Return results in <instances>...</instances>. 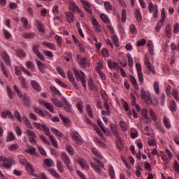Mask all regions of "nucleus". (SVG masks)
<instances>
[{
	"instance_id": "10",
	"label": "nucleus",
	"mask_w": 179,
	"mask_h": 179,
	"mask_svg": "<svg viewBox=\"0 0 179 179\" xmlns=\"http://www.w3.org/2000/svg\"><path fill=\"white\" fill-rule=\"evenodd\" d=\"M67 76L69 78V82L72 83L73 86H74V87H76L77 90H79V85H78V83L75 80V76H73V73H72L71 71H68Z\"/></svg>"
},
{
	"instance_id": "7",
	"label": "nucleus",
	"mask_w": 179,
	"mask_h": 179,
	"mask_svg": "<svg viewBox=\"0 0 179 179\" xmlns=\"http://www.w3.org/2000/svg\"><path fill=\"white\" fill-rule=\"evenodd\" d=\"M78 64L80 66V68H83V69H86V68H90V63L87 62V58L86 57H78Z\"/></svg>"
},
{
	"instance_id": "35",
	"label": "nucleus",
	"mask_w": 179,
	"mask_h": 179,
	"mask_svg": "<svg viewBox=\"0 0 179 179\" xmlns=\"http://www.w3.org/2000/svg\"><path fill=\"white\" fill-rule=\"evenodd\" d=\"M51 101L52 103H53V104L56 106V107H59V108H61L64 106L62 103L59 101L58 98H52Z\"/></svg>"
},
{
	"instance_id": "63",
	"label": "nucleus",
	"mask_w": 179,
	"mask_h": 179,
	"mask_svg": "<svg viewBox=\"0 0 179 179\" xmlns=\"http://www.w3.org/2000/svg\"><path fill=\"white\" fill-rule=\"evenodd\" d=\"M26 66L27 69H31V71H33L34 69V64L31 61L27 62Z\"/></svg>"
},
{
	"instance_id": "2",
	"label": "nucleus",
	"mask_w": 179,
	"mask_h": 179,
	"mask_svg": "<svg viewBox=\"0 0 179 179\" xmlns=\"http://www.w3.org/2000/svg\"><path fill=\"white\" fill-rule=\"evenodd\" d=\"M13 87L15 93H17V96L20 99H22L24 106H29V103H30V96H28L27 94H22V92H20V89H19V87H17V85H14Z\"/></svg>"
},
{
	"instance_id": "48",
	"label": "nucleus",
	"mask_w": 179,
	"mask_h": 179,
	"mask_svg": "<svg viewBox=\"0 0 179 179\" xmlns=\"http://www.w3.org/2000/svg\"><path fill=\"white\" fill-rule=\"evenodd\" d=\"M170 107V110L172 113H174L176 111H177V103H176L175 101H172L169 105Z\"/></svg>"
},
{
	"instance_id": "27",
	"label": "nucleus",
	"mask_w": 179,
	"mask_h": 179,
	"mask_svg": "<svg viewBox=\"0 0 179 179\" xmlns=\"http://www.w3.org/2000/svg\"><path fill=\"white\" fill-rule=\"evenodd\" d=\"M91 152L94 155V156H96V157H98V159H103V155H101V153L99 152V150H97V148L94 147L91 148Z\"/></svg>"
},
{
	"instance_id": "46",
	"label": "nucleus",
	"mask_w": 179,
	"mask_h": 179,
	"mask_svg": "<svg viewBox=\"0 0 179 179\" xmlns=\"http://www.w3.org/2000/svg\"><path fill=\"white\" fill-rule=\"evenodd\" d=\"M104 8L107 12H111V10H113V5H111L110 1L104 2Z\"/></svg>"
},
{
	"instance_id": "34",
	"label": "nucleus",
	"mask_w": 179,
	"mask_h": 179,
	"mask_svg": "<svg viewBox=\"0 0 179 179\" xmlns=\"http://www.w3.org/2000/svg\"><path fill=\"white\" fill-rule=\"evenodd\" d=\"M22 121L24 125L27 127V128H29V129H33V126L31 125V123L30 122V120H29V118H27V117H23Z\"/></svg>"
},
{
	"instance_id": "57",
	"label": "nucleus",
	"mask_w": 179,
	"mask_h": 179,
	"mask_svg": "<svg viewBox=\"0 0 179 179\" xmlns=\"http://www.w3.org/2000/svg\"><path fill=\"white\" fill-rule=\"evenodd\" d=\"M100 94L103 99L104 100V101H108V96H107V93L106 92V91H104V90H101Z\"/></svg>"
},
{
	"instance_id": "12",
	"label": "nucleus",
	"mask_w": 179,
	"mask_h": 179,
	"mask_svg": "<svg viewBox=\"0 0 179 179\" xmlns=\"http://www.w3.org/2000/svg\"><path fill=\"white\" fill-rule=\"evenodd\" d=\"M38 48H40V45H37L36 46H33L32 50L34 54L36 55L37 58H38V59H40L41 61H44L45 59V57H44V55L41 54Z\"/></svg>"
},
{
	"instance_id": "53",
	"label": "nucleus",
	"mask_w": 179,
	"mask_h": 179,
	"mask_svg": "<svg viewBox=\"0 0 179 179\" xmlns=\"http://www.w3.org/2000/svg\"><path fill=\"white\" fill-rule=\"evenodd\" d=\"M147 47L149 48V52L150 55H155V50L153 49V43L152 42H148Z\"/></svg>"
},
{
	"instance_id": "20",
	"label": "nucleus",
	"mask_w": 179,
	"mask_h": 179,
	"mask_svg": "<svg viewBox=\"0 0 179 179\" xmlns=\"http://www.w3.org/2000/svg\"><path fill=\"white\" fill-rule=\"evenodd\" d=\"M66 19L68 23H73L75 22V16L73 15V13L72 12H66Z\"/></svg>"
},
{
	"instance_id": "38",
	"label": "nucleus",
	"mask_w": 179,
	"mask_h": 179,
	"mask_svg": "<svg viewBox=\"0 0 179 179\" xmlns=\"http://www.w3.org/2000/svg\"><path fill=\"white\" fill-rule=\"evenodd\" d=\"M48 171H49V173L51 174V176H52V177H55V178H57V179L61 178L59 173H57V171L55 170H54L53 169H48Z\"/></svg>"
},
{
	"instance_id": "61",
	"label": "nucleus",
	"mask_w": 179,
	"mask_h": 179,
	"mask_svg": "<svg viewBox=\"0 0 179 179\" xmlns=\"http://www.w3.org/2000/svg\"><path fill=\"white\" fill-rule=\"evenodd\" d=\"M55 38L56 40L57 45H59V47H62V38H61V36L58 35H56Z\"/></svg>"
},
{
	"instance_id": "60",
	"label": "nucleus",
	"mask_w": 179,
	"mask_h": 179,
	"mask_svg": "<svg viewBox=\"0 0 179 179\" xmlns=\"http://www.w3.org/2000/svg\"><path fill=\"white\" fill-rule=\"evenodd\" d=\"M57 71L59 75H61L64 79H66V76L65 75V71L61 67H57Z\"/></svg>"
},
{
	"instance_id": "62",
	"label": "nucleus",
	"mask_w": 179,
	"mask_h": 179,
	"mask_svg": "<svg viewBox=\"0 0 179 179\" xmlns=\"http://www.w3.org/2000/svg\"><path fill=\"white\" fill-rule=\"evenodd\" d=\"M112 40H113V41L114 43V45L116 47H120V41H118V37H117V36L113 35L112 36Z\"/></svg>"
},
{
	"instance_id": "55",
	"label": "nucleus",
	"mask_w": 179,
	"mask_h": 179,
	"mask_svg": "<svg viewBox=\"0 0 179 179\" xmlns=\"http://www.w3.org/2000/svg\"><path fill=\"white\" fill-rule=\"evenodd\" d=\"M129 32L131 34H134L136 35V34L138 33V31L136 30V26H135V24H131L129 27Z\"/></svg>"
},
{
	"instance_id": "47",
	"label": "nucleus",
	"mask_w": 179,
	"mask_h": 179,
	"mask_svg": "<svg viewBox=\"0 0 179 179\" xmlns=\"http://www.w3.org/2000/svg\"><path fill=\"white\" fill-rule=\"evenodd\" d=\"M7 96L8 98L12 100L13 99V92L12 91V88L9 85L6 87Z\"/></svg>"
},
{
	"instance_id": "43",
	"label": "nucleus",
	"mask_w": 179,
	"mask_h": 179,
	"mask_svg": "<svg viewBox=\"0 0 179 179\" xmlns=\"http://www.w3.org/2000/svg\"><path fill=\"white\" fill-rule=\"evenodd\" d=\"M88 86L90 90H97V87L96 85H94V81H93V79H90Z\"/></svg>"
},
{
	"instance_id": "50",
	"label": "nucleus",
	"mask_w": 179,
	"mask_h": 179,
	"mask_svg": "<svg viewBox=\"0 0 179 179\" xmlns=\"http://www.w3.org/2000/svg\"><path fill=\"white\" fill-rule=\"evenodd\" d=\"M150 117L152 118V121H157V116L156 115V113H155V110L150 109L149 110Z\"/></svg>"
},
{
	"instance_id": "37",
	"label": "nucleus",
	"mask_w": 179,
	"mask_h": 179,
	"mask_svg": "<svg viewBox=\"0 0 179 179\" xmlns=\"http://www.w3.org/2000/svg\"><path fill=\"white\" fill-rule=\"evenodd\" d=\"M50 92H52V96H55L57 94L58 96H61V92L55 86H50Z\"/></svg>"
},
{
	"instance_id": "58",
	"label": "nucleus",
	"mask_w": 179,
	"mask_h": 179,
	"mask_svg": "<svg viewBox=\"0 0 179 179\" xmlns=\"http://www.w3.org/2000/svg\"><path fill=\"white\" fill-rule=\"evenodd\" d=\"M173 168L174 171L176 173H177L178 174H179V164L177 160H176L174 162V163L173 164Z\"/></svg>"
},
{
	"instance_id": "31",
	"label": "nucleus",
	"mask_w": 179,
	"mask_h": 179,
	"mask_svg": "<svg viewBox=\"0 0 179 179\" xmlns=\"http://www.w3.org/2000/svg\"><path fill=\"white\" fill-rule=\"evenodd\" d=\"M163 123L167 129H170V128H171V124L170 123V119H169V117L164 116Z\"/></svg>"
},
{
	"instance_id": "32",
	"label": "nucleus",
	"mask_w": 179,
	"mask_h": 179,
	"mask_svg": "<svg viewBox=\"0 0 179 179\" xmlns=\"http://www.w3.org/2000/svg\"><path fill=\"white\" fill-rule=\"evenodd\" d=\"M47 136H49L50 141L52 143V145L53 148H56V149H58V142L57 140H55V138L54 136H50V134L48 135Z\"/></svg>"
},
{
	"instance_id": "54",
	"label": "nucleus",
	"mask_w": 179,
	"mask_h": 179,
	"mask_svg": "<svg viewBox=\"0 0 179 179\" xmlns=\"http://www.w3.org/2000/svg\"><path fill=\"white\" fill-rule=\"evenodd\" d=\"M164 24V22L162 21H158L157 26L155 27V31H157V33H159V31H160L161 29L163 27Z\"/></svg>"
},
{
	"instance_id": "25",
	"label": "nucleus",
	"mask_w": 179,
	"mask_h": 179,
	"mask_svg": "<svg viewBox=\"0 0 179 179\" xmlns=\"http://www.w3.org/2000/svg\"><path fill=\"white\" fill-rule=\"evenodd\" d=\"M63 100L64 101L65 111H66L67 113H71V111H72V105H71V103L68 102V99H66V98H64Z\"/></svg>"
},
{
	"instance_id": "14",
	"label": "nucleus",
	"mask_w": 179,
	"mask_h": 179,
	"mask_svg": "<svg viewBox=\"0 0 179 179\" xmlns=\"http://www.w3.org/2000/svg\"><path fill=\"white\" fill-rule=\"evenodd\" d=\"M43 166L44 169H47L48 167H55V162L52 159H45L43 160Z\"/></svg>"
},
{
	"instance_id": "15",
	"label": "nucleus",
	"mask_w": 179,
	"mask_h": 179,
	"mask_svg": "<svg viewBox=\"0 0 179 179\" xmlns=\"http://www.w3.org/2000/svg\"><path fill=\"white\" fill-rule=\"evenodd\" d=\"M30 85L32 89L35 90V92H41V85H40V83H38V82H37L36 80H31Z\"/></svg>"
},
{
	"instance_id": "17",
	"label": "nucleus",
	"mask_w": 179,
	"mask_h": 179,
	"mask_svg": "<svg viewBox=\"0 0 179 179\" xmlns=\"http://www.w3.org/2000/svg\"><path fill=\"white\" fill-rule=\"evenodd\" d=\"M78 164L83 169H85V170H89V169H90L89 164H87V162L83 158H78Z\"/></svg>"
},
{
	"instance_id": "8",
	"label": "nucleus",
	"mask_w": 179,
	"mask_h": 179,
	"mask_svg": "<svg viewBox=\"0 0 179 179\" xmlns=\"http://www.w3.org/2000/svg\"><path fill=\"white\" fill-rule=\"evenodd\" d=\"M71 138L73 141H75L77 145H82V143H83V138H82L79 133H78L77 131L72 132Z\"/></svg>"
},
{
	"instance_id": "45",
	"label": "nucleus",
	"mask_w": 179,
	"mask_h": 179,
	"mask_svg": "<svg viewBox=\"0 0 179 179\" xmlns=\"http://www.w3.org/2000/svg\"><path fill=\"white\" fill-rule=\"evenodd\" d=\"M130 80L132 85H134L136 90H139V86L138 85V82L136 81V78H135V77H134L133 76H131Z\"/></svg>"
},
{
	"instance_id": "56",
	"label": "nucleus",
	"mask_w": 179,
	"mask_h": 179,
	"mask_svg": "<svg viewBox=\"0 0 179 179\" xmlns=\"http://www.w3.org/2000/svg\"><path fill=\"white\" fill-rule=\"evenodd\" d=\"M66 151L71 155V156H73L75 155V150H73V148L71 145H66Z\"/></svg>"
},
{
	"instance_id": "41",
	"label": "nucleus",
	"mask_w": 179,
	"mask_h": 179,
	"mask_svg": "<svg viewBox=\"0 0 179 179\" xmlns=\"http://www.w3.org/2000/svg\"><path fill=\"white\" fill-rule=\"evenodd\" d=\"M43 106L47 110H49L50 113H54V106L48 102H44Z\"/></svg>"
},
{
	"instance_id": "52",
	"label": "nucleus",
	"mask_w": 179,
	"mask_h": 179,
	"mask_svg": "<svg viewBox=\"0 0 179 179\" xmlns=\"http://www.w3.org/2000/svg\"><path fill=\"white\" fill-rule=\"evenodd\" d=\"M94 141L98 146H101V148H106V144L104 143V142L100 141L99 138L95 137L94 138Z\"/></svg>"
},
{
	"instance_id": "1",
	"label": "nucleus",
	"mask_w": 179,
	"mask_h": 179,
	"mask_svg": "<svg viewBox=\"0 0 179 179\" xmlns=\"http://www.w3.org/2000/svg\"><path fill=\"white\" fill-rule=\"evenodd\" d=\"M73 72L76 76L77 82H81L83 87L86 89V74H85L83 71H79L76 67L73 68Z\"/></svg>"
},
{
	"instance_id": "39",
	"label": "nucleus",
	"mask_w": 179,
	"mask_h": 179,
	"mask_svg": "<svg viewBox=\"0 0 179 179\" xmlns=\"http://www.w3.org/2000/svg\"><path fill=\"white\" fill-rule=\"evenodd\" d=\"M15 55L19 58H25L26 57V52H24L22 49H18L15 51Z\"/></svg>"
},
{
	"instance_id": "49",
	"label": "nucleus",
	"mask_w": 179,
	"mask_h": 179,
	"mask_svg": "<svg viewBox=\"0 0 179 179\" xmlns=\"http://www.w3.org/2000/svg\"><path fill=\"white\" fill-rule=\"evenodd\" d=\"M108 174L111 179L115 178V172L114 171V168L111 166L108 168Z\"/></svg>"
},
{
	"instance_id": "9",
	"label": "nucleus",
	"mask_w": 179,
	"mask_h": 179,
	"mask_svg": "<svg viewBox=\"0 0 179 179\" xmlns=\"http://www.w3.org/2000/svg\"><path fill=\"white\" fill-rule=\"evenodd\" d=\"M91 22L93 25V29L96 33H101L102 29L101 25L99 23V21L96 18H92Z\"/></svg>"
},
{
	"instance_id": "42",
	"label": "nucleus",
	"mask_w": 179,
	"mask_h": 179,
	"mask_svg": "<svg viewBox=\"0 0 179 179\" xmlns=\"http://www.w3.org/2000/svg\"><path fill=\"white\" fill-rule=\"evenodd\" d=\"M24 152L25 153H28L29 155L33 156L36 153V148H34L33 146H29L28 148L24 150Z\"/></svg>"
},
{
	"instance_id": "16",
	"label": "nucleus",
	"mask_w": 179,
	"mask_h": 179,
	"mask_svg": "<svg viewBox=\"0 0 179 179\" xmlns=\"http://www.w3.org/2000/svg\"><path fill=\"white\" fill-rule=\"evenodd\" d=\"M69 9L71 13H75V12H78L79 10V6H78V4H76L75 1H70Z\"/></svg>"
},
{
	"instance_id": "40",
	"label": "nucleus",
	"mask_w": 179,
	"mask_h": 179,
	"mask_svg": "<svg viewBox=\"0 0 179 179\" xmlns=\"http://www.w3.org/2000/svg\"><path fill=\"white\" fill-rule=\"evenodd\" d=\"M43 45H45V47H48L50 50H56L57 48L55 47V45L54 43H51L50 42H43Z\"/></svg>"
},
{
	"instance_id": "28",
	"label": "nucleus",
	"mask_w": 179,
	"mask_h": 179,
	"mask_svg": "<svg viewBox=\"0 0 179 179\" xmlns=\"http://www.w3.org/2000/svg\"><path fill=\"white\" fill-rule=\"evenodd\" d=\"M19 80L21 83V86L22 89H24V90H27L29 89V85L27 84V82H26V79L24 77H20Z\"/></svg>"
},
{
	"instance_id": "13",
	"label": "nucleus",
	"mask_w": 179,
	"mask_h": 179,
	"mask_svg": "<svg viewBox=\"0 0 179 179\" xmlns=\"http://www.w3.org/2000/svg\"><path fill=\"white\" fill-rule=\"evenodd\" d=\"M141 99H145V101H147V104H150V103H152V98L150 97V94L145 92L144 89H141Z\"/></svg>"
},
{
	"instance_id": "64",
	"label": "nucleus",
	"mask_w": 179,
	"mask_h": 179,
	"mask_svg": "<svg viewBox=\"0 0 179 179\" xmlns=\"http://www.w3.org/2000/svg\"><path fill=\"white\" fill-rule=\"evenodd\" d=\"M172 96L176 99V101H179L178 91L177 90H172Z\"/></svg>"
},
{
	"instance_id": "3",
	"label": "nucleus",
	"mask_w": 179,
	"mask_h": 179,
	"mask_svg": "<svg viewBox=\"0 0 179 179\" xmlns=\"http://www.w3.org/2000/svg\"><path fill=\"white\" fill-rule=\"evenodd\" d=\"M15 163V161L10 157L0 156V166H3L5 169H10Z\"/></svg>"
},
{
	"instance_id": "18",
	"label": "nucleus",
	"mask_w": 179,
	"mask_h": 179,
	"mask_svg": "<svg viewBox=\"0 0 179 179\" xmlns=\"http://www.w3.org/2000/svg\"><path fill=\"white\" fill-rule=\"evenodd\" d=\"M103 107L105 108L106 110H102L101 114L102 115H110V105H108V101H105L103 102Z\"/></svg>"
},
{
	"instance_id": "36",
	"label": "nucleus",
	"mask_w": 179,
	"mask_h": 179,
	"mask_svg": "<svg viewBox=\"0 0 179 179\" xmlns=\"http://www.w3.org/2000/svg\"><path fill=\"white\" fill-rule=\"evenodd\" d=\"M119 124L122 131L124 132H127V131H128V125H127V122H125L124 120H120Z\"/></svg>"
},
{
	"instance_id": "33",
	"label": "nucleus",
	"mask_w": 179,
	"mask_h": 179,
	"mask_svg": "<svg viewBox=\"0 0 179 179\" xmlns=\"http://www.w3.org/2000/svg\"><path fill=\"white\" fill-rule=\"evenodd\" d=\"M165 36H166L168 38H171V24L166 25L165 28Z\"/></svg>"
},
{
	"instance_id": "59",
	"label": "nucleus",
	"mask_w": 179,
	"mask_h": 179,
	"mask_svg": "<svg viewBox=\"0 0 179 179\" xmlns=\"http://www.w3.org/2000/svg\"><path fill=\"white\" fill-rule=\"evenodd\" d=\"M59 117L61 118L62 121L66 125H68L69 124V118L64 117L62 114H59Z\"/></svg>"
},
{
	"instance_id": "22",
	"label": "nucleus",
	"mask_w": 179,
	"mask_h": 179,
	"mask_svg": "<svg viewBox=\"0 0 179 179\" xmlns=\"http://www.w3.org/2000/svg\"><path fill=\"white\" fill-rule=\"evenodd\" d=\"M36 64L40 72H41V73H45V68H47V66H45V64H43V62H40L39 60H36Z\"/></svg>"
},
{
	"instance_id": "29",
	"label": "nucleus",
	"mask_w": 179,
	"mask_h": 179,
	"mask_svg": "<svg viewBox=\"0 0 179 179\" xmlns=\"http://www.w3.org/2000/svg\"><path fill=\"white\" fill-rule=\"evenodd\" d=\"M134 15L138 23H142V14L141 13V10L137 8L134 13Z\"/></svg>"
},
{
	"instance_id": "5",
	"label": "nucleus",
	"mask_w": 179,
	"mask_h": 179,
	"mask_svg": "<svg viewBox=\"0 0 179 179\" xmlns=\"http://www.w3.org/2000/svg\"><path fill=\"white\" fill-rule=\"evenodd\" d=\"M33 127L36 129H40V131H43L47 136L51 135V131H50V129H48V127H47L45 124H41L38 122H34L33 123Z\"/></svg>"
},
{
	"instance_id": "23",
	"label": "nucleus",
	"mask_w": 179,
	"mask_h": 179,
	"mask_svg": "<svg viewBox=\"0 0 179 179\" xmlns=\"http://www.w3.org/2000/svg\"><path fill=\"white\" fill-rule=\"evenodd\" d=\"M100 19L106 24H110L111 23V21L110 20V18L108 17V16L104 13L100 14Z\"/></svg>"
},
{
	"instance_id": "51",
	"label": "nucleus",
	"mask_w": 179,
	"mask_h": 179,
	"mask_svg": "<svg viewBox=\"0 0 179 179\" xmlns=\"http://www.w3.org/2000/svg\"><path fill=\"white\" fill-rule=\"evenodd\" d=\"M21 22L23 24L24 29H29V20L25 17L21 18Z\"/></svg>"
},
{
	"instance_id": "19",
	"label": "nucleus",
	"mask_w": 179,
	"mask_h": 179,
	"mask_svg": "<svg viewBox=\"0 0 179 179\" xmlns=\"http://www.w3.org/2000/svg\"><path fill=\"white\" fill-rule=\"evenodd\" d=\"M1 117L3 118H9V120H15V117L12 115V112L10 110H3L1 113Z\"/></svg>"
},
{
	"instance_id": "24",
	"label": "nucleus",
	"mask_w": 179,
	"mask_h": 179,
	"mask_svg": "<svg viewBox=\"0 0 179 179\" xmlns=\"http://www.w3.org/2000/svg\"><path fill=\"white\" fill-rule=\"evenodd\" d=\"M1 57L6 65H10V59L9 58V55H8L6 52H1Z\"/></svg>"
},
{
	"instance_id": "30",
	"label": "nucleus",
	"mask_w": 179,
	"mask_h": 179,
	"mask_svg": "<svg viewBox=\"0 0 179 179\" xmlns=\"http://www.w3.org/2000/svg\"><path fill=\"white\" fill-rule=\"evenodd\" d=\"M57 169L59 173H64V164L61 162V160L57 159V164H56Z\"/></svg>"
},
{
	"instance_id": "6",
	"label": "nucleus",
	"mask_w": 179,
	"mask_h": 179,
	"mask_svg": "<svg viewBox=\"0 0 179 179\" xmlns=\"http://www.w3.org/2000/svg\"><path fill=\"white\" fill-rule=\"evenodd\" d=\"M148 9L150 13H152L153 17L156 19L159 17V9L157 8V6L153 5V3H150L148 5Z\"/></svg>"
},
{
	"instance_id": "44",
	"label": "nucleus",
	"mask_w": 179,
	"mask_h": 179,
	"mask_svg": "<svg viewBox=\"0 0 179 179\" xmlns=\"http://www.w3.org/2000/svg\"><path fill=\"white\" fill-rule=\"evenodd\" d=\"M36 24L38 25V30L39 33H42V34H44L45 33V30L44 29V26L40 21H36Z\"/></svg>"
},
{
	"instance_id": "26",
	"label": "nucleus",
	"mask_w": 179,
	"mask_h": 179,
	"mask_svg": "<svg viewBox=\"0 0 179 179\" xmlns=\"http://www.w3.org/2000/svg\"><path fill=\"white\" fill-rule=\"evenodd\" d=\"M110 128L111 131L113 132V135L116 138H120V133H118V129H117V126L115 124H114L113 123H111L110 124Z\"/></svg>"
},
{
	"instance_id": "4",
	"label": "nucleus",
	"mask_w": 179,
	"mask_h": 179,
	"mask_svg": "<svg viewBox=\"0 0 179 179\" xmlns=\"http://www.w3.org/2000/svg\"><path fill=\"white\" fill-rule=\"evenodd\" d=\"M94 160L96 161L99 165L94 162H90L91 167L94 170V171H96V173H101V169L100 167L104 169V164H103V162L97 158H94Z\"/></svg>"
},
{
	"instance_id": "11",
	"label": "nucleus",
	"mask_w": 179,
	"mask_h": 179,
	"mask_svg": "<svg viewBox=\"0 0 179 179\" xmlns=\"http://www.w3.org/2000/svg\"><path fill=\"white\" fill-rule=\"evenodd\" d=\"M136 69L137 71V75L138 76L141 83H143V73H142V66L139 63L136 64Z\"/></svg>"
},
{
	"instance_id": "21",
	"label": "nucleus",
	"mask_w": 179,
	"mask_h": 179,
	"mask_svg": "<svg viewBox=\"0 0 179 179\" xmlns=\"http://www.w3.org/2000/svg\"><path fill=\"white\" fill-rule=\"evenodd\" d=\"M61 157L65 164H71V158H69V156H68L66 152H62L61 153Z\"/></svg>"
}]
</instances>
